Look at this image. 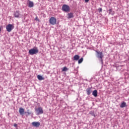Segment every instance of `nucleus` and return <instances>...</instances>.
<instances>
[{
  "instance_id": "1",
  "label": "nucleus",
  "mask_w": 129,
  "mask_h": 129,
  "mask_svg": "<svg viewBox=\"0 0 129 129\" xmlns=\"http://www.w3.org/2000/svg\"><path fill=\"white\" fill-rule=\"evenodd\" d=\"M39 53V49L38 47H34L33 48H32L29 50V55H36Z\"/></svg>"
},
{
  "instance_id": "2",
  "label": "nucleus",
  "mask_w": 129,
  "mask_h": 129,
  "mask_svg": "<svg viewBox=\"0 0 129 129\" xmlns=\"http://www.w3.org/2000/svg\"><path fill=\"white\" fill-rule=\"evenodd\" d=\"M35 111L36 112L37 115H40V114H43V113H44V110H43V108H42V107L35 108Z\"/></svg>"
},
{
  "instance_id": "3",
  "label": "nucleus",
  "mask_w": 129,
  "mask_h": 129,
  "mask_svg": "<svg viewBox=\"0 0 129 129\" xmlns=\"http://www.w3.org/2000/svg\"><path fill=\"white\" fill-rule=\"evenodd\" d=\"M61 10L65 13H69L70 12V7L66 4L62 5Z\"/></svg>"
},
{
  "instance_id": "4",
  "label": "nucleus",
  "mask_w": 129,
  "mask_h": 129,
  "mask_svg": "<svg viewBox=\"0 0 129 129\" xmlns=\"http://www.w3.org/2000/svg\"><path fill=\"white\" fill-rule=\"evenodd\" d=\"M49 23L50 25L54 26L57 24V19L54 17H51L49 20Z\"/></svg>"
},
{
  "instance_id": "5",
  "label": "nucleus",
  "mask_w": 129,
  "mask_h": 129,
  "mask_svg": "<svg viewBox=\"0 0 129 129\" xmlns=\"http://www.w3.org/2000/svg\"><path fill=\"white\" fill-rule=\"evenodd\" d=\"M95 52L97 53L96 56L99 59H100L101 62L103 63V60H102V58H103V54H102V52L98 51L97 50H95Z\"/></svg>"
},
{
  "instance_id": "6",
  "label": "nucleus",
  "mask_w": 129,
  "mask_h": 129,
  "mask_svg": "<svg viewBox=\"0 0 129 129\" xmlns=\"http://www.w3.org/2000/svg\"><path fill=\"white\" fill-rule=\"evenodd\" d=\"M15 28V26L13 25L12 24H8L6 26V30L7 32H9V33H11L12 32V30Z\"/></svg>"
},
{
  "instance_id": "7",
  "label": "nucleus",
  "mask_w": 129,
  "mask_h": 129,
  "mask_svg": "<svg viewBox=\"0 0 129 129\" xmlns=\"http://www.w3.org/2000/svg\"><path fill=\"white\" fill-rule=\"evenodd\" d=\"M13 15L15 18H16L17 19H20V18L22 17V15L21 14V13L19 11H16L14 12Z\"/></svg>"
},
{
  "instance_id": "8",
  "label": "nucleus",
  "mask_w": 129,
  "mask_h": 129,
  "mask_svg": "<svg viewBox=\"0 0 129 129\" xmlns=\"http://www.w3.org/2000/svg\"><path fill=\"white\" fill-rule=\"evenodd\" d=\"M67 17L68 19H72L74 18V13L72 12L68 13Z\"/></svg>"
},
{
  "instance_id": "9",
  "label": "nucleus",
  "mask_w": 129,
  "mask_h": 129,
  "mask_svg": "<svg viewBox=\"0 0 129 129\" xmlns=\"http://www.w3.org/2000/svg\"><path fill=\"white\" fill-rule=\"evenodd\" d=\"M87 95H90L92 93V89L91 88H88L86 90Z\"/></svg>"
},
{
  "instance_id": "10",
  "label": "nucleus",
  "mask_w": 129,
  "mask_h": 129,
  "mask_svg": "<svg viewBox=\"0 0 129 129\" xmlns=\"http://www.w3.org/2000/svg\"><path fill=\"white\" fill-rule=\"evenodd\" d=\"M19 112L20 115H23L24 113H25V109L21 107L19 109Z\"/></svg>"
},
{
  "instance_id": "11",
  "label": "nucleus",
  "mask_w": 129,
  "mask_h": 129,
  "mask_svg": "<svg viewBox=\"0 0 129 129\" xmlns=\"http://www.w3.org/2000/svg\"><path fill=\"white\" fill-rule=\"evenodd\" d=\"M32 125L35 126L36 127H39L40 126V122H33L32 123Z\"/></svg>"
},
{
  "instance_id": "12",
  "label": "nucleus",
  "mask_w": 129,
  "mask_h": 129,
  "mask_svg": "<svg viewBox=\"0 0 129 129\" xmlns=\"http://www.w3.org/2000/svg\"><path fill=\"white\" fill-rule=\"evenodd\" d=\"M28 7L29 8H33L34 7V2L28 0Z\"/></svg>"
},
{
  "instance_id": "13",
  "label": "nucleus",
  "mask_w": 129,
  "mask_h": 129,
  "mask_svg": "<svg viewBox=\"0 0 129 129\" xmlns=\"http://www.w3.org/2000/svg\"><path fill=\"white\" fill-rule=\"evenodd\" d=\"M79 58H80V56L78 55V54H76L74 56V61H78L79 60Z\"/></svg>"
},
{
  "instance_id": "14",
  "label": "nucleus",
  "mask_w": 129,
  "mask_h": 129,
  "mask_svg": "<svg viewBox=\"0 0 129 129\" xmlns=\"http://www.w3.org/2000/svg\"><path fill=\"white\" fill-rule=\"evenodd\" d=\"M97 94H98L97 90H95L92 92V95H93L94 97H97Z\"/></svg>"
},
{
  "instance_id": "15",
  "label": "nucleus",
  "mask_w": 129,
  "mask_h": 129,
  "mask_svg": "<svg viewBox=\"0 0 129 129\" xmlns=\"http://www.w3.org/2000/svg\"><path fill=\"white\" fill-rule=\"evenodd\" d=\"M126 107V103L124 102L121 103V105H120V107H121V108H123V107Z\"/></svg>"
},
{
  "instance_id": "16",
  "label": "nucleus",
  "mask_w": 129,
  "mask_h": 129,
  "mask_svg": "<svg viewBox=\"0 0 129 129\" xmlns=\"http://www.w3.org/2000/svg\"><path fill=\"white\" fill-rule=\"evenodd\" d=\"M122 67H123V65L116 66V69L117 70H118V71L121 70V69H122Z\"/></svg>"
},
{
  "instance_id": "17",
  "label": "nucleus",
  "mask_w": 129,
  "mask_h": 129,
  "mask_svg": "<svg viewBox=\"0 0 129 129\" xmlns=\"http://www.w3.org/2000/svg\"><path fill=\"white\" fill-rule=\"evenodd\" d=\"M109 12V15H112V16H113L114 15V11H112V9H110L108 10Z\"/></svg>"
},
{
  "instance_id": "18",
  "label": "nucleus",
  "mask_w": 129,
  "mask_h": 129,
  "mask_svg": "<svg viewBox=\"0 0 129 129\" xmlns=\"http://www.w3.org/2000/svg\"><path fill=\"white\" fill-rule=\"evenodd\" d=\"M37 78L38 79V80H40V81L42 80H44V77H42V76L39 75L37 76Z\"/></svg>"
},
{
  "instance_id": "19",
  "label": "nucleus",
  "mask_w": 129,
  "mask_h": 129,
  "mask_svg": "<svg viewBox=\"0 0 129 129\" xmlns=\"http://www.w3.org/2000/svg\"><path fill=\"white\" fill-rule=\"evenodd\" d=\"M68 70H69V69L67 68V67H64L62 69V72H65L66 71H68Z\"/></svg>"
},
{
  "instance_id": "20",
  "label": "nucleus",
  "mask_w": 129,
  "mask_h": 129,
  "mask_svg": "<svg viewBox=\"0 0 129 129\" xmlns=\"http://www.w3.org/2000/svg\"><path fill=\"white\" fill-rule=\"evenodd\" d=\"M89 114H91L92 116H94V117H95V114H94V111H90L89 113Z\"/></svg>"
},
{
  "instance_id": "21",
  "label": "nucleus",
  "mask_w": 129,
  "mask_h": 129,
  "mask_svg": "<svg viewBox=\"0 0 129 129\" xmlns=\"http://www.w3.org/2000/svg\"><path fill=\"white\" fill-rule=\"evenodd\" d=\"M83 62V57L81 58L79 60H78V63L79 64H81V62Z\"/></svg>"
},
{
  "instance_id": "22",
  "label": "nucleus",
  "mask_w": 129,
  "mask_h": 129,
  "mask_svg": "<svg viewBox=\"0 0 129 129\" xmlns=\"http://www.w3.org/2000/svg\"><path fill=\"white\" fill-rule=\"evenodd\" d=\"M25 113H27V114H26V116H28V115H30L31 113L30 112H25Z\"/></svg>"
},
{
  "instance_id": "23",
  "label": "nucleus",
  "mask_w": 129,
  "mask_h": 129,
  "mask_svg": "<svg viewBox=\"0 0 129 129\" xmlns=\"http://www.w3.org/2000/svg\"><path fill=\"white\" fill-rule=\"evenodd\" d=\"M98 11L99 13H101V12H102V8H99L98 9Z\"/></svg>"
},
{
  "instance_id": "24",
  "label": "nucleus",
  "mask_w": 129,
  "mask_h": 129,
  "mask_svg": "<svg viewBox=\"0 0 129 129\" xmlns=\"http://www.w3.org/2000/svg\"><path fill=\"white\" fill-rule=\"evenodd\" d=\"M14 126H15V127H18V124L17 123H15L14 124Z\"/></svg>"
},
{
  "instance_id": "25",
  "label": "nucleus",
  "mask_w": 129,
  "mask_h": 129,
  "mask_svg": "<svg viewBox=\"0 0 129 129\" xmlns=\"http://www.w3.org/2000/svg\"><path fill=\"white\" fill-rule=\"evenodd\" d=\"M85 3H88L89 2V0H85Z\"/></svg>"
},
{
  "instance_id": "26",
  "label": "nucleus",
  "mask_w": 129,
  "mask_h": 129,
  "mask_svg": "<svg viewBox=\"0 0 129 129\" xmlns=\"http://www.w3.org/2000/svg\"><path fill=\"white\" fill-rule=\"evenodd\" d=\"M2 31V28H1V27H0V32H1Z\"/></svg>"
}]
</instances>
